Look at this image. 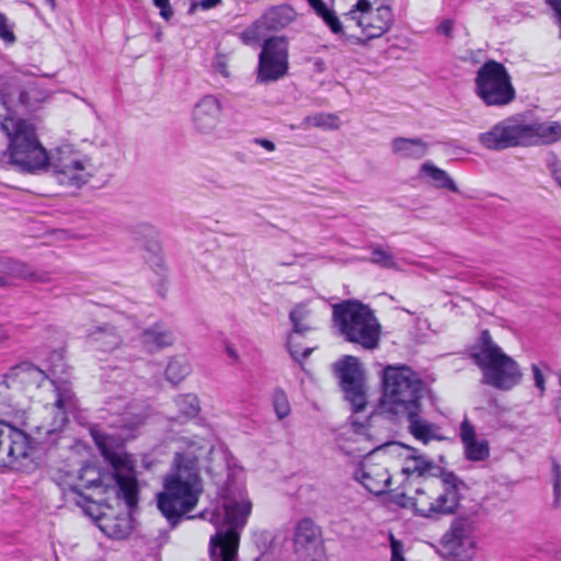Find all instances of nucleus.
<instances>
[{"mask_svg": "<svg viewBox=\"0 0 561 561\" xmlns=\"http://www.w3.org/2000/svg\"><path fill=\"white\" fill-rule=\"evenodd\" d=\"M390 548H391V559L390 561H405L403 552L404 548L400 540L396 539L392 535H390Z\"/></svg>", "mask_w": 561, "mask_h": 561, "instance_id": "de8ad7c7", "label": "nucleus"}, {"mask_svg": "<svg viewBox=\"0 0 561 561\" xmlns=\"http://www.w3.org/2000/svg\"><path fill=\"white\" fill-rule=\"evenodd\" d=\"M107 474L101 472L96 467L88 465L81 469L79 476V484H72L69 486L67 495L73 496L72 500L76 502L78 506H81L84 512L92 516V513L85 507V504L91 503L92 500L89 495H84L81 489H103V492H106L110 489V483L107 481Z\"/></svg>", "mask_w": 561, "mask_h": 561, "instance_id": "aec40b11", "label": "nucleus"}, {"mask_svg": "<svg viewBox=\"0 0 561 561\" xmlns=\"http://www.w3.org/2000/svg\"><path fill=\"white\" fill-rule=\"evenodd\" d=\"M332 321L340 335L364 350H376L381 325L369 306L356 299L343 300L332 307Z\"/></svg>", "mask_w": 561, "mask_h": 561, "instance_id": "0eeeda50", "label": "nucleus"}, {"mask_svg": "<svg viewBox=\"0 0 561 561\" xmlns=\"http://www.w3.org/2000/svg\"><path fill=\"white\" fill-rule=\"evenodd\" d=\"M0 274H7L12 280L25 279L39 284L51 280L49 272L33 271L27 264L5 256H0Z\"/></svg>", "mask_w": 561, "mask_h": 561, "instance_id": "b1692460", "label": "nucleus"}, {"mask_svg": "<svg viewBox=\"0 0 561 561\" xmlns=\"http://www.w3.org/2000/svg\"><path fill=\"white\" fill-rule=\"evenodd\" d=\"M460 438L463 445L477 440L476 428L468 419L460 424Z\"/></svg>", "mask_w": 561, "mask_h": 561, "instance_id": "49530a36", "label": "nucleus"}, {"mask_svg": "<svg viewBox=\"0 0 561 561\" xmlns=\"http://www.w3.org/2000/svg\"><path fill=\"white\" fill-rule=\"evenodd\" d=\"M463 447L466 457L471 461H482L490 456L489 443L485 439L473 440Z\"/></svg>", "mask_w": 561, "mask_h": 561, "instance_id": "58836bf2", "label": "nucleus"}, {"mask_svg": "<svg viewBox=\"0 0 561 561\" xmlns=\"http://www.w3.org/2000/svg\"><path fill=\"white\" fill-rule=\"evenodd\" d=\"M440 553L456 561H467L473 557L474 540L472 525L466 518L455 519L440 539Z\"/></svg>", "mask_w": 561, "mask_h": 561, "instance_id": "2eb2a0df", "label": "nucleus"}, {"mask_svg": "<svg viewBox=\"0 0 561 561\" xmlns=\"http://www.w3.org/2000/svg\"><path fill=\"white\" fill-rule=\"evenodd\" d=\"M224 106L214 94L202 96L192 111V124L194 129L203 135L213 134L219 126Z\"/></svg>", "mask_w": 561, "mask_h": 561, "instance_id": "f3484780", "label": "nucleus"}, {"mask_svg": "<svg viewBox=\"0 0 561 561\" xmlns=\"http://www.w3.org/2000/svg\"><path fill=\"white\" fill-rule=\"evenodd\" d=\"M428 389L408 366H387L382 374L381 407L397 417H414L422 412Z\"/></svg>", "mask_w": 561, "mask_h": 561, "instance_id": "39448f33", "label": "nucleus"}, {"mask_svg": "<svg viewBox=\"0 0 561 561\" xmlns=\"http://www.w3.org/2000/svg\"><path fill=\"white\" fill-rule=\"evenodd\" d=\"M288 41L285 36L264 39L259 54L257 83L275 82L284 78L289 69Z\"/></svg>", "mask_w": 561, "mask_h": 561, "instance_id": "ddd939ff", "label": "nucleus"}, {"mask_svg": "<svg viewBox=\"0 0 561 561\" xmlns=\"http://www.w3.org/2000/svg\"><path fill=\"white\" fill-rule=\"evenodd\" d=\"M474 93L490 107H504L516 100V90L508 70L493 59L484 61L477 70Z\"/></svg>", "mask_w": 561, "mask_h": 561, "instance_id": "9d476101", "label": "nucleus"}, {"mask_svg": "<svg viewBox=\"0 0 561 561\" xmlns=\"http://www.w3.org/2000/svg\"><path fill=\"white\" fill-rule=\"evenodd\" d=\"M0 130L8 138L2 159L15 171L36 174L48 170L49 154L39 140L34 123L0 113Z\"/></svg>", "mask_w": 561, "mask_h": 561, "instance_id": "20e7f679", "label": "nucleus"}, {"mask_svg": "<svg viewBox=\"0 0 561 561\" xmlns=\"http://www.w3.org/2000/svg\"><path fill=\"white\" fill-rule=\"evenodd\" d=\"M99 528L110 538L124 539L131 531V517L127 513L102 514L96 517Z\"/></svg>", "mask_w": 561, "mask_h": 561, "instance_id": "c85d7f7f", "label": "nucleus"}, {"mask_svg": "<svg viewBox=\"0 0 561 561\" xmlns=\"http://www.w3.org/2000/svg\"><path fill=\"white\" fill-rule=\"evenodd\" d=\"M551 482L553 486V506L558 507L561 500V466L557 459H551Z\"/></svg>", "mask_w": 561, "mask_h": 561, "instance_id": "79ce46f5", "label": "nucleus"}, {"mask_svg": "<svg viewBox=\"0 0 561 561\" xmlns=\"http://www.w3.org/2000/svg\"><path fill=\"white\" fill-rule=\"evenodd\" d=\"M48 169L57 182L61 185L79 188L85 184L90 174L85 170V163L70 147L57 148L49 156Z\"/></svg>", "mask_w": 561, "mask_h": 561, "instance_id": "4468645a", "label": "nucleus"}, {"mask_svg": "<svg viewBox=\"0 0 561 561\" xmlns=\"http://www.w3.org/2000/svg\"><path fill=\"white\" fill-rule=\"evenodd\" d=\"M140 341L147 352L156 353L171 346L175 335L165 324L158 322L142 331Z\"/></svg>", "mask_w": 561, "mask_h": 561, "instance_id": "a878e982", "label": "nucleus"}, {"mask_svg": "<svg viewBox=\"0 0 561 561\" xmlns=\"http://www.w3.org/2000/svg\"><path fill=\"white\" fill-rule=\"evenodd\" d=\"M531 371L534 376L535 386L539 389L540 396H543L546 391V379L545 376L540 369V367L537 364L531 365Z\"/></svg>", "mask_w": 561, "mask_h": 561, "instance_id": "8fccbe9b", "label": "nucleus"}, {"mask_svg": "<svg viewBox=\"0 0 561 561\" xmlns=\"http://www.w3.org/2000/svg\"><path fill=\"white\" fill-rule=\"evenodd\" d=\"M175 405L180 413L179 417H184L186 420L196 417L201 411L199 400L197 396L193 393L178 396L175 399Z\"/></svg>", "mask_w": 561, "mask_h": 561, "instance_id": "e433bc0d", "label": "nucleus"}, {"mask_svg": "<svg viewBox=\"0 0 561 561\" xmlns=\"http://www.w3.org/2000/svg\"><path fill=\"white\" fill-rule=\"evenodd\" d=\"M409 421L408 430L410 434L423 444H428L431 440H443L444 436L439 434V426L431 423L421 417L417 413L414 417H405Z\"/></svg>", "mask_w": 561, "mask_h": 561, "instance_id": "2f4dec72", "label": "nucleus"}, {"mask_svg": "<svg viewBox=\"0 0 561 561\" xmlns=\"http://www.w3.org/2000/svg\"><path fill=\"white\" fill-rule=\"evenodd\" d=\"M310 7L329 26L332 33L344 35L343 24L335 12L330 10L322 0H308Z\"/></svg>", "mask_w": 561, "mask_h": 561, "instance_id": "c9c22d12", "label": "nucleus"}, {"mask_svg": "<svg viewBox=\"0 0 561 561\" xmlns=\"http://www.w3.org/2000/svg\"><path fill=\"white\" fill-rule=\"evenodd\" d=\"M293 545L300 561H316L322 551L321 529L309 517L300 519L294 529Z\"/></svg>", "mask_w": 561, "mask_h": 561, "instance_id": "dca6fc26", "label": "nucleus"}, {"mask_svg": "<svg viewBox=\"0 0 561 561\" xmlns=\"http://www.w3.org/2000/svg\"><path fill=\"white\" fill-rule=\"evenodd\" d=\"M437 33L443 34L448 38L454 37V21L450 19H445L437 26Z\"/></svg>", "mask_w": 561, "mask_h": 561, "instance_id": "3c124183", "label": "nucleus"}, {"mask_svg": "<svg viewBox=\"0 0 561 561\" xmlns=\"http://www.w3.org/2000/svg\"><path fill=\"white\" fill-rule=\"evenodd\" d=\"M410 451L407 460L412 461V463H407L402 468V473L407 477L412 474H417L419 477H424L431 469L434 468V462L432 460L426 459L423 455L419 454L416 448L405 446Z\"/></svg>", "mask_w": 561, "mask_h": 561, "instance_id": "f704fd0d", "label": "nucleus"}, {"mask_svg": "<svg viewBox=\"0 0 561 561\" xmlns=\"http://www.w3.org/2000/svg\"><path fill=\"white\" fill-rule=\"evenodd\" d=\"M95 445L102 456L113 468V473L107 474L110 488H114L116 495L123 499L128 507L138 502V484L135 474V460L126 453L112 449V438L98 431L91 432Z\"/></svg>", "mask_w": 561, "mask_h": 561, "instance_id": "1a4fd4ad", "label": "nucleus"}, {"mask_svg": "<svg viewBox=\"0 0 561 561\" xmlns=\"http://www.w3.org/2000/svg\"><path fill=\"white\" fill-rule=\"evenodd\" d=\"M153 4L160 9V15L165 21H169L174 15V11L169 0H152Z\"/></svg>", "mask_w": 561, "mask_h": 561, "instance_id": "09e8293b", "label": "nucleus"}, {"mask_svg": "<svg viewBox=\"0 0 561 561\" xmlns=\"http://www.w3.org/2000/svg\"><path fill=\"white\" fill-rule=\"evenodd\" d=\"M13 27L14 24L10 23L3 13H0V39H2L5 45H13L16 42Z\"/></svg>", "mask_w": 561, "mask_h": 561, "instance_id": "a18cd8bd", "label": "nucleus"}, {"mask_svg": "<svg viewBox=\"0 0 561 561\" xmlns=\"http://www.w3.org/2000/svg\"><path fill=\"white\" fill-rule=\"evenodd\" d=\"M355 8H356V11H360L362 13H364L366 15L371 12L370 11L371 4L368 0H358L357 3L355 4Z\"/></svg>", "mask_w": 561, "mask_h": 561, "instance_id": "5fc2aeb1", "label": "nucleus"}, {"mask_svg": "<svg viewBox=\"0 0 561 561\" xmlns=\"http://www.w3.org/2000/svg\"><path fill=\"white\" fill-rule=\"evenodd\" d=\"M421 175L424 174L430 178L431 183L437 188H446L451 192H458L455 181L449 174L436 167L432 161H425L420 168Z\"/></svg>", "mask_w": 561, "mask_h": 561, "instance_id": "473e14b6", "label": "nucleus"}, {"mask_svg": "<svg viewBox=\"0 0 561 561\" xmlns=\"http://www.w3.org/2000/svg\"><path fill=\"white\" fill-rule=\"evenodd\" d=\"M545 2L553 11L554 16H557V23L560 27V38H561V0H545Z\"/></svg>", "mask_w": 561, "mask_h": 561, "instance_id": "603ef678", "label": "nucleus"}, {"mask_svg": "<svg viewBox=\"0 0 561 561\" xmlns=\"http://www.w3.org/2000/svg\"><path fill=\"white\" fill-rule=\"evenodd\" d=\"M47 378L48 377L44 370L30 362H23L10 368V370L3 376V382L7 387L21 385L24 387L39 388Z\"/></svg>", "mask_w": 561, "mask_h": 561, "instance_id": "4be33fe9", "label": "nucleus"}, {"mask_svg": "<svg viewBox=\"0 0 561 561\" xmlns=\"http://www.w3.org/2000/svg\"><path fill=\"white\" fill-rule=\"evenodd\" d=\"M334 371L344 399L351 404L353 412L363 411L367 405V394L365 373L359 359L352 355H344L334 364Z\"/></svg>", "mask_w": 561, "mask_h": 561, "instance_id": "f8f14e48", "label": "nucleus"}, {"mask_svg": "<svg viewBox=\"0 0 561 561\" xmlns=\"http://www.w3.org/2000/svg\"><path fill=\"white\" fill-rule=\"evenodd\" d=\"M211 449L213 446L202 442L191 443L175 453L163 478V490L157 494V507L172 528L196 507L203 492L199 459Z\"/></svg>", "mask_w": 561, "mask_h": 561, "instance_id": "f257e3e1", "label": "nucleus"}, {"mask_svg": "<svg viewBox=\"0 0 561 561\" xmlns=\"http://www.w3.org/2000/svg\"><path fill=\"white\" fill-rule=\"evenodd\" d=\"M47 4H49L51 8L55 7V0H45Z\"/></svg>", "mask_w": 561, "mask_h": 561, "instance_id": "0e129e2a", "label": "nucleus"}, {"mask_svg": "<svg viewBox=\"0 0 561 561\" xmlns=\"http://www.w3.org/2000/svg\"><path fill=\"white\" fill-rule=\"evenodd\" d=\"M85 337L94 348L102 352H112L123 343L121 333L114 325L108 323L88 329Z\"/></svg>", "mask_w": 561, "mask_h": 561, "instance_id": "393cba45", "label": "nucleus"}, {"mask_svg": "<svg viewBox=\"0 0 561 561\" xmlns=\"http://www.w3.org/2000/svg\"><path fill=\"white\" fill-rule=\"evenodd\" d=\"M261 537L263 538L265 546H266V541H271V535L268 533H262Z\"/></svg>", "mask_w": 561, "mask_h": 561, "instance_id": "680f3d73", "label": "nucleus"}, {"mask_svg": "<svg viewBox=\"0 0 561 561\" xmlns=\"http://www.w3.org/2000/svg\"><path fill=\"white\" fill-rule=\"evenodd\" d=\"M558 381H559V385H560V387H561V369H560V370H559V373H558Z\"/></svg>", "mask_w": 561, "mask_h": 561, "instance_id": "69168bd1", "label": "nucleus"}, {"mask_svg": "<svg viewBox=\"0 0 561 561\" xmlns=\"http://www.w3.org/2000/svg\"><path fill=\"white\" fill-rule=\"evenodd\" d=\"M394 16L389 5H380L367 15L357 20L365 37L345 36L347 41L357 45H366L368 41L379 38L386 34L392 26Z\"/></svg>", "mask_w": 561, "mask_h": 561, "instance_id": "a211bd4d", "label": "nucleus"}, {"mask_svg": "<svg viewBox=\"0 0 561 561\" xmlns=\"http://www.w3.org/2000/svg\"><path fill=\"white\" fill-rule=\"evenodd\" d=\"M51 383L55 387L54 416L48 423L38 425L37 433L44 434L50 444L55 445L60 438V433L69 422V415H73L78 411L79 405L71 382L67 380H53Z\"/></svg>", "mask_w": 561, "mask_h": 561, "instance_id": "9b49d317", "label": "nucleus"}, {"mask_svg": "<svg viewBox=\"0 0 561 561\" xmlns=\"http://www.w3.org/2000/svg\"><path fill=\"white\" fill-rule=\"evenodd\" d=\"M554 410H556L558 420L561 422V396L556 399Z\"/></svg>", "mask_w": 561, "mask_h": 561, "instance_id": "bf43d9fd", "label": "nucleus"}, {"mask_svg": "<svg viewBox=\"0 0 561 561\" xmlns=\"http://www.w3.org/2000/svg\"><path fill=\"white\" fill-rule=\"evenodd\" d=\"M33 92H35L34 89L26 90L21 87H13L7 92L1 91L0 101L5 111L3 115H14V112L18 108H23L25 111L33 110Z\"/></svg>", "mask_w": 561, "mask_h": 561, "instance_id": "c756f323", "label": "nucleus"}, {"mask_svg": "<svg viewBox=\"0 0 561 561\" xmlns=\"http://www.w3.org/2000/svg\"><path fill=\"white\" fill-rule=\"evenodd\" d=\"M221 3V0H201L198 3L192 5L191 10L194 7H201L203 10H209Z\"/></svg>", "mask_w": 561, "mask_h": 561, "instance_id": "864d4df0", "label": "nucleus"}, {"mask_svg": "<svg viewBox=\"0 0 561 561\" xmlns=\"http://www.w3.org/2000/svg\"><path fill=\"white\" fill-rule=\"evenodd\" d=\"M221 505L213 512L201 513L216 527L210 537L209 556L211 561H237L240 543V530L245 526L251 514L252 503L247 496L243 483L238 482L231 473L220 489Z\"/></svg>", "mask_w": 561, "mask_h": 561, "instance_id": "f03ea898", "label": "nucleus"}, {"mask_svg": "<svg viewBox=\"0 0 561 561\" xmlns=\"http://www.w3.org/2000/svg\"><path fill=\"white\" fill-rule=\"evenodd\" d=\"M0 467L14 466L20 459L28 457L31 449H48L50 442L44 434L35 432L34 436L25 433V412L15 414L0 410Z\"/></svg>", "mask_w": 561, "mask_h": 561, "instance_id": "6e6552de", "label": "nucleus"}, {"mask_svg": "<svg viewBox=\"0 0 561 561\" xmlns=\"http://www.w3.org/2000/svg\"><path fill=\"white\" fill-rule=\"evenodd\" d=\"M12 286H14V280H12L7 274H0V288Z\"/></svg>", "mask_w": 561, "mask_h": 561, "instance_id": "4d7b16f0", "label": "nucleus"}, {"mask_svg": "<svg viewBox=\"0 0 561 561\" xmlns=\"http://www.w3.org/2000/svg\"><path fill=\"white\" fill-rule=\"evenodd\" d=\"M545 164L553 180L561 187V160L553 151H548L545 156Z\"/></svg>", "mask_w": 561, "mask_h": 561, "instance_id": "c03bdc74", "label": "nucleus"}, {"mask_svg": "<svg viewBox=\"0 0 561 561\" xmlns=\"http://www.w3.org/2000/svg\"><path fill=\"white\" fill-rule=\"evenodd\" d=\"M226 352L230 359H232L234 363L238 362L239 356L237 351L229 344L226 345Z\"/></svg>", "mask_w": 561, "mask_h": 561, "instance_id": "13d9d810", "label": "nucleus"}, {"mask_svg": "<svg viewBox=\"0 0 561 561\" xmlns=\"http://www.w3.org/2000/svg\"><path fill=\"white\" fill-rule=\"evenodd\" d=\"M191 371L186 358L176 356L170 359L165 368V378L173 385L181 382Z\"/></svg>", "mask_w": 561, "mask_h": 561, "instance_id": "4c0bfd02", "label": "nucleus"}, {"mask_svg": "<svg viewBox=\"0 0 561 561\" xmlns=\"http://www.w3.org/2000/svg\"><path fill=\"white\" fill-rule=\"evenodd\" d=\"M147 414L144 411L129 407L111 422V426L117 430L121 439H128L135 436L136 432L145 424Z\"/></svg>", "mask_w": 561, "mask_h": 561, "instance_id": "bb28decb", "label": "nucleus"}, {"mask_svg": "<svg viewBox=\"0 0 561 561\" xmlns=\"http://www.w3.org/2000/svg\"><path fill=\"white\" fill-rule=\"evenodd\" d=\"M284 11L285 9L282 8H275L268 11L240 34L242 42L244 44L256 43L261 41L265 28L277 30L284 27L289 22V18L283 16Z\"/></svg>", "mask_w": 561, "mask_h": 561, "instance_id": "5701e85b", "label": "nucleus"}, {"mask_svg": "<svg viewBox=\"0 0 561 561\" xmlns=\"http://www.w3.org/2000/svg\"><path fill=\"white\" fill-rule=\"evenodd\" d=\"M273 405L279 420L285 419L290 413V405L287 394L282 389H276L273 393Z\"/></svg>", "mask_w": 561, "mask_h": 561, "instance_id": "a19ab883", "label": "nucleus"}, {"mask_svg": "<svg viewBox=\"0 0 561 561\" xmlns=\"http://www.w3.org/2000/svg\"><path fill=\"white\" fill-rule=\"evenodd\" d=\"M9 337V332L8 330L0 324V343L3 342L4 340H7Z\"/></svg>", "mask_w": 561, "mask_h": 561, "instance_id": "052dcab7", "label": "nucleus"}, {"mask_svg": "<svg viewBox=\"0 0 561 561\" xmlns=\"http://www.w3.org/2000/svg\"><path fill=\"white\" fill-rule=\"evenodd\" d=\"M370 262L385 268H397L393 256L380 247H374Z\"/></svg>", "mask_w": 561, "mask_h": 561, "instance_id": "37998d69", "label": "nucleus"}, {"mask_svg": "<svg viewBox=\"0 0 561 561\" xmlns=\"http://www.w3.org/2000/svg\"><path fill=\"white\" fill-rule=\"evenodd\" d=\"M220 73L224 75L225 77H228V71L226 69V66L225 65H220V69H219Z\"/></svg>", "mask_w": 561, "mask_h": 561, "instance_id": "e2e57ef3", "label": "nucleus"}, {"mask_svg": "<svg viewBox=\"0 0 561 561\" xmlns=\"http://www.w3.org/2000/svg\"><path fill=\"white\" fill-rule=\"evenodd\" d=\"M561 139V123L557 121L526 123L520 114L508 116L478 136L480 145L492 151L517 147L552 145Z\"/></svg>", "mask_w": 561, "mask_h": 561, "instance_id": "7ed1b4c3", "label": "nucleus"}, {"mask_svg": "<svg viewBox=\"0 0 561 561\" xmlns=\"http://www.w3.org/2000/svg\"><path fill=\"white\" fill-rule=\"evenodd\" d=\"M310 316V310L304 304L296 305L289 312V321L293 329L287 335L286 346L295 360L309 357L313 351L312 347H307L300 353L299 344L296 342L297 336H304L312 330Z\"/></svg>", "mask_w": 561, "mask_h": 561, "instance_id": "6ab92c4d", "label": "nucleus"}, {"mask_svg": "<svg viewBox=\"0 0 561 561\" xmlns=\"http://www.w3.org/2000/svg\"><path fill=\"white\" fill-rule=\"evenodd\" d=\"M400 497L404 499L401 505L412 506L416 515L426 518L433 517V496L428 495L426 490L417 488L414 497L405 494H401Z\"/></svg>", "mask_w": 561, "mask_h": 561, "instance_id": "72a5a7b5", "label": "nucleus"}, {"mask_svg": "<svg viewBox=\"0 0 561 561\" xmlns=\"http://www.w3.org/2000/svg\"><path fill=\"white\" fill-rule=\"evenodd\" d=\"M440 482L443 492L433 497V517L454 514L459 505V486L463 482L451 471L443 472Z\"/></svg>", "mask_w": 561, "mask_h": 561, "instance_id": "412c9836", "label": "nucleus"}, {"mask_svg": "<svg viewBox=\"0 0 561 561\" xmlns=\"http://www.w3.org/2000/svg\"><path fill=\"white\" fill-rule=\"evenodd\" d=\"M470 357L482 371V381L495 389L508 391L520 383L523 373L518 363L493 341L489 330L480 333Z\"/></svg>", "mask_w": 561, "mask_h": 561, "instance_id": "423d86ee", "label": "nucleus"}, {"mask_svg": "<svg viewBox=\"0 0 561 561\" xmlns=\"http://www.w3.org/2000/svg\"><path fill=\"white\" fill-rule=\"evenodd\" d=\"M391 152L400 159L420 160L428 153L430 145L423 138L396 137L390 142Z\"/></svg>", "mask_w": 561, "mask_h": 561, "instance_id": "cd10ccee", "label": "nucleus"}, {"mask_svg": "<svg viewBox=\"0 0 561 561\" xmlns=\"http://www.w3.org/2000/svg\"><path fill=\"white\" fill-rule=\"evenodd\" d=\"M253 141L263 147L267 151H274L276 148L273 141L265 138H255Z\"/></svg>", "mask_w": 561, "mask_h": 561, "instance_id": "6e6d98bb", "label": "nucleus"}, {"mask_svg": "<svg viewBox=\"0 0 561 561\" xmlns=\"http://www.w3.org/2000/svg\"><path fill=\"white\" fill-rule=\"evenodd\" d=\"M356 480L370 493L380 495L387 492L391 477L386 469L370 468L356 472Z\"/></svg>", "mask_w": 561, "mask_h": 561, "instance_id": "7c9ffc66", "label": "nucleus"}, {"mask_svg": "<svg viewBox=\"0 0 561 561\" xmlns=\"http://www.w3.org/2000/svg\"><path fill=\"white\" fill-rule=\"evenodd\" d=\"M336 121L337 117L335 115L317 113L314 115L305 117L302 125H311L314 127L335 129L337 128Z\"/></svg>", "mask_w": 561, "mask_h": 561, "instance_id": "ea45409f", "label": "nucleus"}]
</instances>
